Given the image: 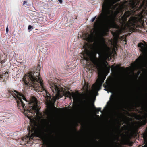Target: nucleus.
Masks as SVG:
<instances>
[{
  "label": "nucleus",
  "instance_id": "nucleus-16",
  "mask_svg": "<svg viewBox=\"0 0 147 147\" xmlns=\"http://www.w3.org/2000/svg\"><path fill=\"white\" fill-rule=\"evenodd\" d=\"M85 98L87 100H88L90 97V95L88 93H86L84 94Z\"/></svg>",
  "mask_w": 147,
  "mask_h": 147
},
{
  "label": "nucleus",
  "instance_id": "nucleus-30",
  "mask_svg": "<svg viewBox=\"0 0 147 147\" xmlns=\"http://www.w3.org/2000/svg\"><path fill=\"white\" fill-rule=\"evenodd\" d=\"M113 99H114V96H113Z\"/></svg>",
  "mask_w": 147,
  "mask_h": 147
},
{
  "label": "nucleus",
  "instance_id": "nucleus-10",
  "mask_svg": "<svg viewBox=\"0 0 147 147\" xmlns=\"http://www.w3.org/2000/svg\"><path fill=\"white\" fill-rule=\"evenodd\" d=\"M27 129L28 130L29 133L28 136L27 137V138L28 139H29V140L33 139V138L35 136V127H32L30 129V127H29Z\"/></svg>",
  "mask_w": 147,
  "mask_h": 147
},
{
  "label": "nucleus",
  "instance_id": "nucleus-3",
  "mask_svg": "<svg viewBox=\"0 0 147 147\" xmlns=\"http://www.w3.org/2000/svg\"><path fill=\"white\" fill-rule=\"evenodd\" d=\"M8 94H11L16 100L17 107L21 111L29 117L30 114L34 115L38 108V101L36 99L33 98L27 105L25 106V104L22 100V99L26 101V99L24 95L21 93L13 90H8Z\"/></svg>",
  "mask_w": 147,
  "mask_h": 147
},
{
  "label": "nucleus",
  "instance_id": "nucleus-26",
  "mask_svg": "<svg viewBox=\"0 0 147 147\" xmlns=\"http://www.w3.org/2000/svg\"><path fill=\"white\" fill-rule=\"evenodd\" d=\"M58 1H59V2H60V3L61 4L62 3V0H58Z\"/></svg>",
  "mask_w": 147,
  "mask_h": 147
},
{
  "label": "nucleus",
  "instance_id": "nucleus-19",
  "mask_svg": "<svg viewBox=\"0 0 147 147\" xmlns=\"http://www.w3.org/2000/svg\"><path fill=\"white\" fill-rule=\"evenodd\" d=\"M103 64L105 66H107V65H108V63L106 61H105L103 62Z\"/></svg>",
  "mask_w": 147,
  "mask_h": 147
},
{
  "label": "nucleus",
  "instance_id": "nucleus-32",
  "mask_svg": "<svg viewBox=\"0 0 147 147\" xmlns=\"http://www.w3.org/2000/svg\"><path fill=\"white\" fill-rule=\"evenodd\" d=\"M142 147H145V146H143Z\"/></svg>",
  "mask_w": 147,
  "mask_h": 147
},
{
  "label": "nucleus",
  "instance_id": "nucleus-6",
  "mask_svg": "<svg viewBox=\"0 0 147 147\" xmlns=\"http://www.w3.org/2000/svg\"><path fill=\"white\" fill-rule=\"evenodd\" d=\"M110 48L107 46L105 42H103L98 53L100 59H102L108 56L110 53Z\"/></svg>",
  "mask_w": 147,
  "mask_h": 147
},
{
  "label": "nucleus",
  "instance_id": "nucleus-11",
  "mask_svg": "<svg viewBox=\"0 0 147 147\" xmlns=\"http://www.w3.org/2000/svg\"><path fill=\"white\" fill-rule=\"evenodd\" d=\"M114 87V86L109 83H107V84L105 86V88H107L109 90H111Z\"/></svg>",
  "mask_w": 147,
  "mask_h": 147
},
{
  "label": "nucleus",
  "instance_id": "nucleus-20",
  "mask_svg": "<svg viewBox=\"0 0 147 147\" xmlns=\"http://www.w3.org/2000/svg\"><path fill=\"white\" fill-rule=\"evenodd\" d=\"M88 105L86 103L84 106V108L85 109H86L88 108Z\"/></svg>",
  "mask_w": 147,
  "mask_h": 147
},
{
  "label": "nucleus",
  "instance_id": "nucleus-22",
  "mask_svg": "<svg viewBox=\"0 0 147 147\" xmlns=\"http://www.w3.org/2000/svg\"><path fill=\"white\" fill-rule=\"evenodd\" d=\"M6 60L5 59H4V60H2L1 62H0V64H1L3 63L4 62H5L6 61Z\"/></svg>",
  "mask_w": 147,
  "mask_h": 147
},
{
  "label": "nucleus",
  "instance_id": "nucleus-14",
  "mask_svg": "<svg viewBox=\"0 0 147 147\" xmlns=\"http://www.w3.org/2000/svg\"><path fill=\"white\" fill-rule=\"evenodd\" d=\"M39 138L42 140L44 144H47V140L45 137L43 135H40Z\"/></svg>",
  "mask_w": 147,
  "mask_h": 147
},
{
  "label": "nucleus",
  "instance_id": "nucleus-1",
  "mask_svg": "<svg viewBox=\"0 0 147 147\" xmlns=\"http://www.w3.org/2000/svg\"><path fill=\"white\" fill-rule=\"evenodd\" d=\"M132 3L134 10L132 11L135 13L136 11H141L138 17L131 16L127 21V18L132 13L131 11L125 12L122 16L120 21H122V26L124 30L132 32H135L138 24H143L144 18H147V0H130Z\"/></svg>",
  "mask_w": 147,
  "mask_h": 147
},
{
  "label": "nucleus",
  "instance_id": "nucleus-25",
  "mask_svg": "<svg viewBox=\"0 0 147 147\" xmlns=\"http://www.w3.org/2000/svg\"><path fill=\"white\" fill-rule=\"evenodd\" d=\"M56 109H59L61 110H64V108H59V109H58V108H56Z\"/></svg>",
  "mask_w": 147,
  "mask_h": 147
},
{
  "label": "nucleus",
  "instance_id": "nucleus-15",
  "mask_svg": "<svg viewBox=\"0 0 147 147\" xmlns=\"http://www.w3.org/2000/svg\"><path fill=\"white\" fill-rule=\"evenodd\" d=\"M94 108L95 109V110L94 111L95 113L97 114L98 113L99 111L101 112V113H102V111H101V108H96L94 105L93 106Z\"/></svg>",
  "mask_w": 147,
  "mask_h": 147
},
{
  "label": "nucleus",
  "instance_id": "nucleus-9",
  "mask_svg": "<svg viewBox=\"0 0 147 147\" xmlns=\"http://www.w3.org/2000/svg\"><path fill=\"white\" fill-rule=\"evenodd\" d=\"M106 76L102 77L97 79L96 83L94 84L93 86L94 88H97L98 87H101L106 78Z\"/></svg>",
  "mask_w": 147,
  "mask_h": 147
},
{
  "label": "nucleus",
  "instance_id": "nucleus-17",
  "mask_svg": "<svg viewBox=\"0 0 147 147\" xmlns=\"http://www.w3.org/2000/svg\"><path fill=\"white\" fill-rule=\"evenodd\" d=\"M112 67L113 69L115 70H117L119 68V66L118 65H117V66H115L113 65L112 66Z\"/></svg>",
  "mask_w": 147,
  "mask_h": 147
},
{
  "label": "nucleus",
  "instance_id": "nucleus-7",
  "mask_svg": "<svg viewBox=\"0 0 147 147\" xmlns=\"http://www.w3.org/2000/svg\"><path fill=\"white\" fill-rule=\"evenodd\" d=\"M138 47L141 49V51L143 53V56H139L136 60V61L138 64H140L143 62L145 57L147 55V47H145L144 45L142 43L138 44Z\"/></svg>",
  "mask_w": 147,
  "mask_h": 147
},
{
  "label": "nucleus",
  "instance_id": "nucleus-23",
  "mask_svg": "<svg viewBox=\"0 0 147 147\" xmlns=\"http://www.w3.org/2000/svg\"><path fill=\"white\" fill-rule=\"evenodd\" d=\"M32 26L30 25H29L28 26V29L29 30H31L32 29Z\"/></svg>",
  "mask_w": 147,
  "mask_h": 147
},
{
  "label": "nucleus",
  "instance_id": "nucleus-21",
  "mask_svg": "<svg viewBox=\"0 0 147 147\" xmlns=\"http://www.w3.org/2000/svg\"><path fill=\"white\" fill-rule=\"evenodd\" d=\"M96 16L94 17L91 20L92 22H93L96 19Z\"/></svg>",
  "mask_w": 147,
  "mask_h": 147
},
{
  "label": "nucleus",
  "instance_id": "nucleus-24",
  "mask_svg": "<svg viewBox=\"0 0 147 147\" xmlns=\"http://www.w3.org/2000/svg\"><path fill=\"white\" fill-rule=\"evenodd\" d=\"M6 33H7L8 32L9 30H8V27H7L6 28Z\"/></svg>",
  "mask_w": 147,
  "mask_h": 147
},
{
  "label": "nucleus",
  "instance_id": "nucleus-13",
  "mask_svg": "<svg viewBox=\"0 0 147 147\" xmlns=\"http://www.w3.org/2000/svg\"><path fill=\"white\" fill-rule=\"evenodd\" d=\"M143 137L144 141L145 142H147V126L146 129V133L143 134Z\"/></svg>",
  "mask_w": 147,
  "mask_h": 147
},
{
  "label": "nucleus",
  "instance_id": "nucleus-27",
  "mask_svg": "<svg viewBox=\"0 0 147 147\" xmlns=\"http://www.w3.org/2000/svg\"><path fill=\"white\" fill-rule=\"evenodd\" d=\"M27 2L26 1H23V5H24Z\"/></svg>",
  "mask_w": 147,
  "mask_h": 147
},
{
  "label": "nucleus",
  "instance_id": "nucleus-2",
  "mask_svg": "<svg viewBox=\"0 0 147 147\" xmlns=\"http://www.w3.org/2000/svg\"><path fill=\"white\" fill-rule=\"evenodd\" d=\"M23 80L26 86H32L39 89L41 92L45 91L46 93L45 97L46 105H50L51 103V98L50 95L46 90L43 81L40 77L38 70L36 69L35 71L30 70L28 73L25 75Z\"/></svg>",
  "mask_w": 147,
  "mask_h": 147
},
{
  "label": "nucleus",
  "instance_id": "nucleus-18",
  "mask_svg": "<svg viewBox=\"0 0 147 147\" xmlns=\"http://www.w3.org/2000/svg\"><path fill=\"white\" fill-rule=\"evenodd\" d=\"M140 105V104L139 103H136L134 105H133L134 107L135 108H136L137 107Z\"/></svg>",
  "mask_w": 147,
  "mask_h": 147
},
{
  "label": "nucleus",
  "instance_id": "nucleus-8",
  "mask_svg": "<svg viewBox=\"0 0 147 147\" xmlns=\"http://www.w3.org/2000/svg\"><path fill=\"white\" fill-rule=\"evenodd\" d=\"M146 115V116H140L138 120L140 121L137 122V125L136 127V130H138L140 127H143L147 123V114Z\"/></svg>",
  "mask_w": 147,
  "mask_h": 147
},
{
  "label": "nucleus",
  "instance_id": "nucleus-5",
  "mask_svg": "<svg viewBox=\"0 0 147 147\" xmlns=\"http://www.w3.org/2000/svg\"><path fill=\"white\" fill-rule=\"evenodd\" d=\"M49 86L53 92L55 93V96L57 99L61 98L63 95H67L71 96V93L69 91L66 92L64 90V88H61V89L57 86V84L53 82H49Z\"/></svg>",
  "mask_w": 147,
  "mask_h": 147
},
{
  "label": "nucleus",
  "instance_id": "nucleus-31",
  "mask_svg": "<svg viewBox=\"0 0 147 147\" xmlns=\"http://www.w3.org/2000/svg\"><path fill=\"white\" fill-rule=\"evenodd\" d=\"M108 69H109H109H110L109 67L108 68Z\"/></svg>",
  "mask_w": 147,
  "mask_h": 147
},
{
  "label": "nucleus",
  "instance_id": "nucleus-4",
  "mask_svg": "<svg viewBox=\"0 0 147 147\" xmlns=\"http://www.w3.org/2000/svg\"><path fill=\"white\" fill-rule=\"evenodd\" d=\"M111 3L113 5L114 0H105L102 5V13L98 17V19L94 22V28L96 29L95 32H91L90 34H88L86 38V40L88 42H92L94 36V33H96V30L101 24L105 28H107L110 26L111 22V16H109L110 11L109 8V3ZM92 30L91 31L92 32Z\"/></svg>",
  "mask_w": 147,
  "mask_h": 147
},
{
  "label": "nucleus",
  "instance_id": "nucleus-28",
  "mask_svg": "<svg viewBox=\"0 0 147 147\" xmlns=\"http://www.w3.org/2000/svg\"><path fill=\"white\" fill-rule=\"evenodd\" d=\"M115 147H119L117 145V144L115 143Z\"/></svg>",
  "mask_w": 147,
  "mask_h": 147
},
{
  "label": "nucleus",
  "instance_id": "nucleus-12",
  "mask_svg": "<svg viewBox=\"0 0 147 147\" xmlns=\"http://www.w3.org/2000/svg\"><path fill=\"white\" fill-rule=\"evenodd\" d=\"M92 62L94 65L97 67H99V64L98 59L96 57L92 60Z\"/></svg>",
  "mask_w": 147,
  "mask_h": 147
},
{
  "label": "nucleus",
  "instance_id": "nucleus-29",
  "mask_svg": "<svg viewBox=\"0 0 147 147\" xmlns=\"http://www.w3.org/2000/svg\"><path fill=\"white\" fill-rule=\"evenodd\" d=\"M46 114L47 115H48V112H46Z\"/></svg>",
  "mask_w": 147,
  "mask_h": 147
}]
</instances>
